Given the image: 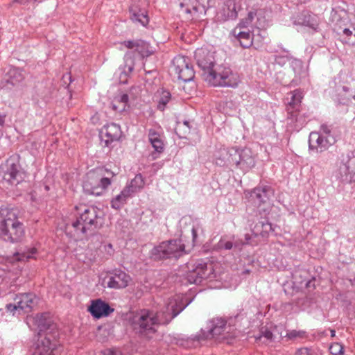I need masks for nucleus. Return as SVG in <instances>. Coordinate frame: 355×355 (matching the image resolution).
Segmentation results:
<instances>
[{
	"mask_svg": "<svg viewBox=\"0 0 355 355\" xmlns=\"http://www.w3.org/2000/svg\"><path fill=\"white\" fill-rule=\"evenodd\" d=\"M311 281H308L306 282V286L309 288L311 287Z\"/></svg>",
	"mask_w": 355,
	"mask_h": 355,
	"instance_id": "nucleus-55",
	"label": "nucleus"
},
{
	"mask_svg": "<svg viewBox=\"0 0 355 355\" xmlns=\"http://www.w3.org/2000/svg\"><path fill=\"white\" fill-rule=\"evenodd\" d=\"M320 135H323L324 136H333L331 133V130L329 126L326 124H322L320 126Z\"/></svg>",
	"mask_w": 355,
	"mask_h": 355,
	"instance_id": "nucleus-49",
	"label": "nucleus"
},
{
	"mask_svg": "<svg viewBox=\"0 0 355 355\" xmlns=\"http://www.w3.org/2000/svg\"><path fill=\"white\" fill-rule=\"evenodd\" d=\"M36 252V249L34 248H28L27 251L17 252L13 257V259L17 261H24L33 257V255Z\"/></svg>",
	"mask_w": 355,
	"mask_h": 355,
	"instance_id": "nucleus-30",
	"label": "nucleus"
},
{
	"mask_svg": "<svg viewBox=\"0 0 355 355\" xmlns=\"http://www.w3.org/2000/svg\"><path fill=\"white\" fill-rule=\"evenodd\" d=\"M98 210L94 207L85 209L79 216L67 225L66 229L74 236L85 235L101 227Z\"/></svg>",
	"mask_w": 355,
	"mask_h": 355,
	"instance_id": "nucleus-4",
	"label": "nucleus"
},
{
	"mask_svg": "<svg viewBox=\"0 0 355 355\" xmlns=\"http://www.w3.org/2000/svg\"><path fill=\"white\" fill-rule=\"evenodd\" d=\"M234 165L243 172L249 171L255 165V158L250 148L235 149Z\"/></svg>",
	"mask_w": 355,
	"mask_h": 355,
	"instance_id": "nucleus-12",
	"label": "nucleus"
},
{
	"mask_svg": "<svg viewBox=\"0 0 355 355\" xmlns=\"http://www.w3.org/2000/svg\"><path fill=\"white\" fill-rule=\"evenodd\" d=\"M38 297L33 293H23L16 295L14 301L19 311L28 313L31 312L38 304Z\"/></svg>",
	"mask_w": 355,
	"mask_h": 355,
	"instance_id": "nucleus-15",
	"label": "nucleus"
},
{
	"mask_svg": "<svg viewBox=\"0 0 355 355\" xmlns=\"http://www.w3.org/2000/svg\"><path fill=\"white\" fill-rule=\"evenodd\" d=\"M45 188H46V190L49 189V187H47V186Z\"/></svg>",
	"mask_w": 355,
	"mask_h": 355,
	"instance_id": "nucleus-60",
	"label": "nucleus"
},
{
	"mask_svg": "<svg viewBox=\"0 0 355 355\" xmlns=\"http://www.w3.org/2000/svg\"><path fill=\"white\" fill-rule=\"evenodd\" d=\"M195 58L202 71L204 79L211 85L231 87L236 85L230 68L223 66L214 68L216 61L213 52L205 48L198 49L195 51Z\"/></svg>",
	"mask_w": 355,
	"mask_h": 355,
	"instance_id": "nucleus-1",
	"label": "nucleus"
},
{
	"mask_svg": "<svg viewBox=\"0 0 355 355\" xmlns=\"http://www.w3.org/2000/svg\"><path fill=\"white\" fill-rule=\"evenodd\" d=\"M257 15V12L254 11H250L248 14V17L243 19L239 24L240 28L248 27L252 21L254 17Z\"/></svg>",
	"mask_w": 355,
	"mask_h": 355,
	"instance_id": "nucleus-39",
	"label": "nucleus"
},
{
	"mask_svg": "<svg viewBox=\"0 0 355 355\" xmlns=\"http://www.w3.org/2000/svg\"><path fill=\"white\" fill-rule=\"evenodd\" d=\"M213 272L212 264L201 260L196 262L189 270L187 279L190 284H200L202 280L210 278Z\"/></svg>",
	"mask_w": 355,
	"mask_h": 355,
	"instance_id": "nucleus-11",
	"label": "nucleus"
},
{
	"mask_svg": "<svg viewBox=\"0 0 355 355\" xmlns=\"http://www.w3.org/2000/svg\"><path fill=\"white\" fill-rule=\"evenodd\" d=\"M135 193H136V191L132 188H130V186L128 184L121 191L120 194L125 199L128 200Z\"/></svg>",
	"mask_w": 355,
	"mask_h": 355,
	"instance_id": "nucleus-44",
	"label": "nucleus"
},
{
	"mask_svg": "<svg viewBox=\"0 0 355 355\" xmlns=\"http://www.w3.org/2000/svg\"><path fill=\"white\" fill-rule=\"evenodd\" d=\"M4 122H5V116L0 114V139L3 136L2 128L3 127Z\"/></svg>",
	"mask_w": 355,
	"mask_h": 355,
	"instance_id": "nucleus-52",
	"label": "nucleus"
},
{
	"mask_svg": "<svg viewBox=\"0 0 355 355\" xmlns=\"http://www.w3.org/2000/svg\"><path fill=\"white\" fill-rule=\"evenodd\" d=\"M336 335V331L334 330L331 331V336L334 337Z\"/></svg>",
	"mask_w": 355,
	"mask_h": 355,
	"instance_id": "nucleus-57",
	"label": "nucleus"
},
{
	"mask_svg": "<svg viewBox=\"0 0 355 355\" xmlns=\"http://www.w3.org/2000/svg\"><path fill=\"white\" fill-rule=\"evenodd\" d=\"M114 175L113 172L103 168H96L89 171L83 184L84 192L94 196L101 195L111 184V178Z\"/></svg>",
	"mask_w": 355,
	"mask_h": 355,
	"instance_id": "nucleus-3",
	"label": "nucleus"
},
{
	"mask_svg": "<svg viewBox=\"0 0 355 355\" xmlns=\"http://www.w3.org/2000/svg\"><path fill=\"white\" fill-rule=\"evenodd\" d=\"M149 141L152 144L155 150L157 153H162L164 150V143L160 138L159 134L153 129L148 130Z\"/></svg>",
	"mask_w": 355,
	"mask_h": 355,
	"instance_id": "nucleus-29",
	"label": "nucleus"
},
{
	"mask_svg": "<svg viewBox=\"0 0 355 355\" xmlns=\"http://www.w3.org/2000/svg\"><path fill=\"white\" fill-rule=\"evenodd\" d=\"M3 179L11 185H17L21 182L26 173L21 168L18 156H11L3 166Z\"/></svg>",
	"mask_w": 355,
	"mask_h": 355,
	"instance_id": "nucleus-7",
	"label": "nucleus"
},
{
	"mask_svg": "<svg viewBox=\"0 0 355 355\" xmlns=\"http://www.w3.org/2000/svg\"><path fill=\"white\" fill-rule=\"evenodd\" d=\"M288 337L291 338H296L300 336V332L296 331H292L288 334Z\"/></svg>",
	"mask_w": 355,
	"mask_h": 355,
	"instance_id": "nucleus-53",
	"label": "nucleus"
},
{
	"mask_svg": "<svg viewBox=\"0 0 355 355\" xmlns=\"http://www.w3.org/2000/svg\"><path fill=\"white\" fill-rule=\"evenodd\" d=\"M227 322L222 318L210 320L205 329H202L205 339L214 338L221 335L226 329Z\"/></svg>",
	"mask_w": 355,
	"mask_h": 355,
	"instance_id": "nucleus-17",
	"label": "nucleus"
},
{
	"mask_svg": "<svg viewBox=\"0 0 355 355\" xmlns=\"http://www.w3.org/2000/svg\"><path fill=\"white\" fill-rule=\"evenodd\" d=\"M293 19V24L295 25L306 26L314 29L317 26L314 17L308 11H302L295 16Z\"/></svg>",
	"mask_w": 355,
	"mask_h": 355,
	"instance_id": "nucleus-26",
	"label": "nucleus"
},
{
	"mask_svg": "<svg viewBox=\"0 0 355 355\" xmlns=\"http://www.w3.org/2000/svg\"><path fill=\"white\" fill-rule=\"evenodd\" d=\"M130 279V276L125 272L121 270H115L113 275L109 277L107 286L115 289L125 288L128 285Z\"/></svg>",
	"mask_w": 355,
	"mask_h": 355,
	"instance_id": "nucleus-22",
	"label": "nucleus"
},
{
	"mask_svg": "<svg viewBox=\"0 0 355 355\" xmlns=\"http://www.w3.org/2000/svg\"><path fill=\"white\" fill-rule=\"evenodd\" d=\"M190 127H189V122L187 121H185L183 122V123H178L177 128H175L176 132L178 133V131L183 130L184 133L189 132Z\"/></svg>",
	"mask_w": 355,
	"mask_h": 355,
	"instance_id": "nucleus-46",
	"label": "nucleus"
},
{
	"mask_svg": "<svg viewBox=\"0 0 355 355\" xmlns=\"http://www.w3.org/2000/svg\"><path fill=\"white\" fill-rule=\"evenodd\" d=\"M272 194V190L269 187H257L252 191L250 197L256 205H260L270 202Z\"/></svg>",
	"mask_w": 355,
	"mask_h": 355,
	"instance_id": "nucleus-23",
	"label": "nucleus"
},
{
	"mask_svg": "<svg viewBox=\"0 0 355 355\" xmlns=\"http://www.w3.org/2000/svg\"><path fill=\"white\" fill-rule=\"evenodd\" d=\"M118 102L119 104H121V107L116 105L115 103L112 104V109L115 111L122 112L125 110V106L128 101V95L126 94H123L119 96L117 98H115L114 102Z\"/></svg>",
	"mask_w": 355,
	"mask_h": 355,
	"instance_id": "nucleus-32",
	"label": "nucleus"
},
{
	"mask_svg": "<svg viewBox=\"0 0 355 355\" xmlns=\"http://www.w3.org/2000/svg\"><path fill=\"white\" fill-rule=\"evenodd\" d=\"M302 351H306V349H300L299 350V352H302Z\"/></svg>",
	"mask_w": 355,
	"mask_h": 355,
	"instance_id": "nucleus-58",
	"label": "nucleus"
},
{
	"mask_svg": "<svg viewBox=\"0 0 355 355\" xmlns=\"http://www.w3.org/2000/svg\"><path fill=\"white\" fill-rule=\"evenodd\" d=\"M6 310L8 312H10L13 315L16 314L17 312H18V314L21 313V311L19 310V309L16 306V302H15L14 304H8L6 305Z\"/></svg>",
	"mask_w": 355,
	"mask_h": 355,
	"instance_id": "nucleus-47",
	"label": "nucleus"
},
{
	"mask_svg": "<svg viewBox=\"0 0 355 355\" xmlns=\"http://www.w3.org/2000/svg\"><path fill=\"white\" fill-rule=\"evenodd\" d=\"M130 19L135 23H139L143 26H146L149 22V18L147 12L144 8H141L139 1L134 2L129 8Z\"/></svg>",
	"mask_w": 355,
	"mask_h": 355,
	"instance_id": "nucleus-21",
	"label": "nucleus"
},
{
	"mask_svg": "<svg viewBox=\"0 0 355 355\" xmlns=\"http://www.w3.org/2000/svg\"><path fill=\"white\" fill-rule=\"evenodd\" d=\"M292 67L294 73H295V79L293 81L295 82V84L300 81L301 77L305 72L303 70L302 64L299 60H295L292 62Z\"/></svg>",
	"mask_w": 355,
	"mask_h": 355,
	"instance_id": "nucleus-31",
	"label": "nucleus"
},
{
	"mask_svg": "<svg viewBox=\"0 0 355 355\" xmlns=\"http://www.w3.org/2000/svg\"><path fill=\"white\" fill-rule=\"evenodd\" d=\"M171 71L177 76L179 80L185 83L192 80L195 76L193 67L189 63L188 58L185 56L175 57L172 62Z\"/></svg>",
	"mask_w": 355,
	"mask_h": 355,
	"instance_id": "nucleus-9",
	"label": "nucleus"
},
{
	"mask_svg": "<svg viewBox=\"0 0 355 355\" xmlns=\"http://www.w3.org/2000/svg\"><path fill=\"white\" fill-rule=\"evenodd\" d=\"M125 199L120 193L111 200V207L114 209H120L126 202Z\"/></svg>",
	"mask_w": 355,
	"mask_h": 355,
	"instance_id": "nucleus-37",
	"label": "nucleus"
},
{
	"mask_svg": "<svg viewBox=\"0 0 355 355\" xmlns=\"http://www.w3.org/2000/svg\"><path fill=\"white\" fill-rule=\"evenodd\" d=\"M232 33L239 41L241 47L247 49L252 45L253 35L250 32L240 31L237 33V28H236L233 30Z\"/></svg>",
	"mask_w": 355,
	"mask_h": 355,
	"instance_id": "nucleus-28",
	"label": "nucleus"
},
{
	"mask_svg": "<svg viewBox=\"0 0 355 355\" xmlns=\"http://www.w3.org/2000/svg\"><path fill=\"white\" fill-rule=\"evenodd\" d=\"M171 94L167 91H163L162 95L158 101L157 108L163 111L171 99Z\"/></svg>",
	"mask_w": 355,
	"mask_h": 355,
	"instance_id": "nucleus-35",
	"label": "nucleus"
},
{
	"mask_svg": "<svg viewBox=\"0 0 355 355\" xmlns=\"http://www.w3.org/2000/svg\"><path fill=\"white\" fill-rule=\"evenodd\" d=\"M262 335L264 338H266L268 340H271L273 337L272 333L268 330H266L264 332H263Z\"/></svg>",
	"mask_w": 355,
	"mask_h": 355,
	"instance_id": "nucleus-51",
	"label": "nucleus"
},
{
	"mask_svg": "<svg viewBox=\"0 0 355 355\" xmlns=\"http://www.w3.org/2000/svg\"><path fill=\"white\" fill-rule=\"evenodd\" d=\"M189 302L184 303L182 297H178L175 299H171L166 306L165 314L168 315L169 318H166V322H169L173 318L176 317L182 312L189 304Z\"/></svg>",
	"mask_w": 355,
	"mask_h": 355,
	"instance_id": "nucleus-19",
	"label": "nucleus"
},
{
	"mask_svg": "<svg viewBox=\"0 0 355 355\" xmlns=\"http://www.w3.org/2000/svg\"><path fill=\"white\" fill-rule=\"evenodd\" d=\"M38 327L40 328V338L35 344V348L33 355H53V350L56 348V343L54 340H51L52 336L48 333L42 336V331L50 329L53 325L49 321H46L44 315H41L40 318H37Z\"/></svg>",
	"mask_w": 355,
	"mask_h": 355,
	"instance_id": "nucleus-5",
	"label": "nucleus"
},
{
	"mask_svg": "<svg viewBox=\"0 0 355 355\" xmlns=\"http://www.w3.org/2000/svg\"><path fill=\"white\" fill-rule=\"evenodd\" d=\"M257 205L258 207V211L259 212V214L263 215V216H266L270 213L271 209L270 202Z\"/></svg>",
	"mask_w": 355,
	"mask_h": 355,
	"instance_id": "nucleus-41",
	"label": "nucleus"
},
{
	"mask_svg": "<svg viewBox=\"0 0 355 355\" xmlns=\"http://www.w3.org/2000/svg\"><path fill=\"white\" fill-rule=\"evenodd\" d=\"M334 31L337 33L338 35H345L346 37H347V40H345V42L354 44L355 42V40H352L350 37L352 35V31L349 30V28H341L340 27L337 28L336 27L334 28Z\"/></svg>",
	"mask_w": 355,
	"mask_h": 355,
	"instance_id": "nucleus-36",
	"label": "nucleus"
},
{
	"mask_svg": "<svg viewBox=\"0 0 355 355\" xmlns=\"http://www.w3.org/2000/svg\"><path fill=\"white\" fill-rule=\"evenodd\" d=\"M241 9L240 1L237 0H226L223 11L228 19H234L238 16V12Z\"/></svg>",
	"mask_w": 355,
	"mask_h": 355,
	"instance_id": "nucleus-27",
	"label": "nucleus"
},
{
	"mask_svg": "<svg viewBox=\"0 0 355 355\" xmlns=\"http://www.w3.org/2000/svg\"><path fill=\"white\" fill-rule=\"evenodd\" d=\"M102 355H121V353L116 350L106 349L102 352Z\"/></svg>",
	"mask_w": 355,
	"mask_h": 355,
	"instance_id": "nucleus-50",
	"label": "nucleus"
},
{
	"mask_svg": "<svg viewBox=\"0 0 355 355\" xmlns=\"http://www.w3.org/2000/svg\"><path fill=\"white\" fill-rule=\"evenodd\" d=\"M302 98V93L299 90H295L292 92L291 99L286 106L288 119H290L291 121H295L297 123H299V125H296L297 128H300L305 123V121H301V118L299 117Z\"/></svg>",
	"mask_w": 355,
	"mask_h": 355,
	"instance_id": "nucleus-14",
	"label": "nucleus"
},
{
	"mask_svg": "<svg viewBox=\"0 0 355 355\" xmlns=\"http://www.w3.org/2000/svg\"><path fill=\"white\" fill-rule=\"evenodd\" d=\"M130 49H135L141 57H148L154 53V50L150 44L141 40H128L122 43Z\"/></svg>",
	"mask_w": 355,
	"mask_h": 355,
	"instance_id": "nucleus-20",
	"label": "nucleus"
},
{
	"mask_svg": "<svg viewBox=\"0 0 355 355\" xmlns=\"http://www.w3.org/2000/svg\"><path fill=\"white\" fill-rule=\"evenodd\" d=\"M131 321L134 329L139 330L140 333L154 331V325L159 323L157 315L147 309L136 313Z\"/></svg>",
	"mask_w": 355,
	"mask_h": 355,
	"instance_id": "nucleus-8",
	"label": "nucleus"
},
{
	"mask_svg": "<svg viewBox=\"0 0 355 355\" xmlns=\"http://www.w3.org/2000/svg\"><path fill=\"white\" fill-rule=\"evenodd\" d=\"M122 135L121 127L116 123H110L103 126L100 132V138L101 144L104 143V146L108 147L110 144L118 141Z\"/></svg>",
	"mask_w": 355,
	"mask_h": 355,
	"instance_id": "nucleus-16",
	"label": "nucleus"
},
{
	"mask_svg": "<svg viewBox=\"0 0 355 355\" xmlns=\"http://www.w3.org/2000/svg\"><path fill=\"white\" fill-rule=\"evenodd\" d=\"M15 208H0V238L12 243L22 241L25 235L24 224L19 220Z\"/></svg>",
	"mask_w": 355,
	"mask_h": 355,
	"instance_id": "nucleus-2",
	"label": "nucleus"
},
{
	"mask_svg": "<svg viewBox=\"0 0 355 355\" xmlns=\"http://www.w3.org/2000/svg\"><path fill=\"white\" fill-rule=\"evenodd\" d=\"M184 248V244L181 240H170L155 246L151 254L155 259H177L186 254Z\"/></svg>",
	"mask_w": 355,
	"mask_h": 355,
	"instance_id": "nucleus-6",
	"label": "nucleus"
},
{
	"mask_svg": "<svg viewBox=\"0 0 355 355\" xmlns=\"http://www.w3.org/2000/svg\"><path fill=\"white\" fill-rule=\"evenodd\" d=\"M180 6L185 8L187 13H191L192 11L196 12L197 6L196 0H179Z\"/></svg>",
	"mask_w": 355,
	"mask_h": 355,
	"instance_id": "nucleus-33",
	"label": "nucleus"
},
{
	"mask_svg": "<svg viewBox=\"0 0 355 355\" xmlns=\"http://www.w3.org/2000/svg\"><path fill=\"white\" fill-rule=\"evenodd\" d=\"M192 235H193V240L194 241L197 237V232L194 228L192 229Z\"/></svg>",
	"mask_w": 355,
	"mask_h": 355,
	"instance_id": "nucleus-54",
	"label": "nucleus"
},
{
	"mask_svg": "<svg viewBox=\"0 0 355 355\" xmlns=\"http://www.w3.org/2000/svg\"><path fill=\"white\" fill-rule=\"evenodd\" d=\"M329 352L332 355H343L344 347L341 344L334 343L330 345Z\"/></svg>",
	"mask_w": 355,
	"mask_h": 355,
	"instance_id": "nucleus-38",
	"label": "nucleus"
},
{
	"mask_svg": "<svg viewBox=\"0 0 355 355\" xmlns=\"http://www.w3.org/2000/svg\"><path fill=\"white\" fill-rule=\"evenodd\" d=\"M236 148H223L218 153V156L216 157V163L219 166H234V157L233 154L235 153Z\"/></svg>",
	"mask_w": 355,
	"mask_h": 355,
	"instance_id": "nucleus-25",
	"label": "nucleus"
},
{
	"mask_svg": "<svg viewBox=\"0 0 355 355\" xmlns=\"http://www.w3.org/2000/svg\"><path fill=\"white\" fill-rule=\"evenodd\" d=\"M197 10L196 12H205L210 6V0H196Z\"/></svg>",
	"mask_w": 355,
	"mask_h": 355,
	"instance_id": "nucleus-40",
	"label": "nucleus"
},
{
	"mask_svg": "<svg viewBox=\"0 0 355 355\" xmlns=\"http://www.w3.org/2000/svg\"><path fill=\"white\" fill-rule=\"evenodd\" d=\"M129 62L130 63H128V61L125 62L124 69L121 71V74L124 73L125 76H127L128 73H131L132 71L134 69L133 61L130 59Z\"/></svg>",
	"mask_w": 355,
	"mask_h": 355,
	"instance_id": "nucleus-48",
	"label": "nucleus"
},
{
	"mask_svg": "<svg viewBox=\"0 0 355 355\" xmlns=\"http://www.w3.org/2000/svg\"><path fill=\"white\" fill-rule=\"evenodd\" d=\"M88 311L94 318L99 319L108 316L114 312V309L107 303L101 299H98L92 301L91 305L88 307Z\"/></svg>",
	"mask_w": 355,
	"mask_h": 355,
	"instance_id": "nucleus-18",
	"label": "nucleus"
},
{
	"mask_svg": "<svg viewBox=\"0 0 355 355\" xmlns=\"http://www.w3.org/2000/svg\"><path fill=\"white\" fill-rule=\"evenodd\" d=\"M272 231V224L268 220L259 221L252 229V234L245 235L244 244L256 245L259 242L265 241Z\"/></svg>",
	"mask_w": 355,
	"mask_h": 355,
	"instance_id": "nucleus-10",
	"label": "nucleus"
},
{
	"mask_svg": "<svg viewBox=\"0 0 355 355\" xmlns=\"http://www.w3.org/2000/svg\"><path fill=\"white\" fill-rule=\"evenodd\" d=\"M232 248L233 243L232 241H225L223 239H221L217 244V248L218 250H231Z\"/></svg>",
	"mask_w": 355,
	"mask_h": 355,
	"instance_id": "nucleus-43",
	"label": "nucleus"
},
{
	"mask_svg": "<svg viewBox=\"0 0 355 355\" xmlns=\"http://www.w3.org/2000/svg\"><path fill=\"white\" fill-rule=\"evenodd\" d=\"M26 73L22 69L11 67L6 73L8 84L18 86L25 80Z\"/></svg>",
	"mask_w": 355,
	"mask_h": 355,
	"instance_id": "nucleus-24",
	"label": "nucleus"
},
{
	"mask_svg": "<svg viewBox=\"0 0 355 355\" xmlns=\"http://www.w3.org/2000/svg\"><path fill=\"white\" fill-rule=\"evenodd\" d=\"M344 169L347 171L348 174L355 175V157L348 160L347 164L344 166Z\"/></svg>",
	"mask_w": 355,
	"mask_h": 355,
	"instance_id": "nucleus-42",
	"label": "nucleus"
},
{
	"mask_svg": "<svg viewBox=\"0 0 355 355\" xmlns=\"http://www.w3.org/2000/svg\"><path fill=\"white\" fill-rule=\"evenodd\" d=\"M135 193H136V191L132 188H130V186L128 184L121 191L120 194L125 199L128 200Z\"/></svg>",
	"mask_w": 355,
	"mask_h": 355,
	"instance_id": "nucleus-45",
	"label": "nucleus"
},
{
	"mask_svg": "<svg viewBox=\"0 0 355 355\" xmlns=\"http://www.w3.org/2000/svg\"><path fill=\"white\" fill-rule=\"evenodd\" d=\"M130 188H132L136 192L141 189L144 186V180L141 174L135 175V178L132 179L129 184Z\"/></svg>",
	"mask_w": 355,
	"mask_h": 355,
	"instance_id": "nucleus-34",
	"label": "nucleus"
},
{
	"mask_svg": "<svg viewBox=\"0 0 355 355\" xmlns=\"http://www.w3.org/2000/svg\"><path fill=\"white\" fill-rule=\"evenodd\" d=\"M107 247L110 248H112V245L111 244H108L107 245Z\"/></svg>",
	"mask_w": 355,
	"mask_h": 355,
	"instance_id": "nucleus-59",
	"label": "nucleus"
},
{
	"mask_svg": "<svg viewBox=\"0 0 355 355\" xmlns=\"http://www.w3.org/2000/svg\"><path fill=\"white\" fill-rule=\"evenodd\" d=\"M65 78H68L69 80H71V76L69 75H65V76H63V79L64 80Z\"/></svg>",
	"mask_w": 355,
	"mask_h": 355,
	"instance_id": "nucleus-56",
	"label": "nucleus"
},
{
	"mask_svg": "<svg viewBox=\"0 0 355 355\" xmlns=\"http://www.w3.org/2000/svg\"><path fill=\"white\" fill-rule=\"evenodd\" d=\"M336 141L334 136H324L318 132H311L309 137V146L311 150H315L317 153H322L334 144Z\"/></svg>",
	"mask_w": 355,
	"mask_h": 355,
	"instance_id": "nucleus-13",
	"label": "nucleus"
}]
</instances>
